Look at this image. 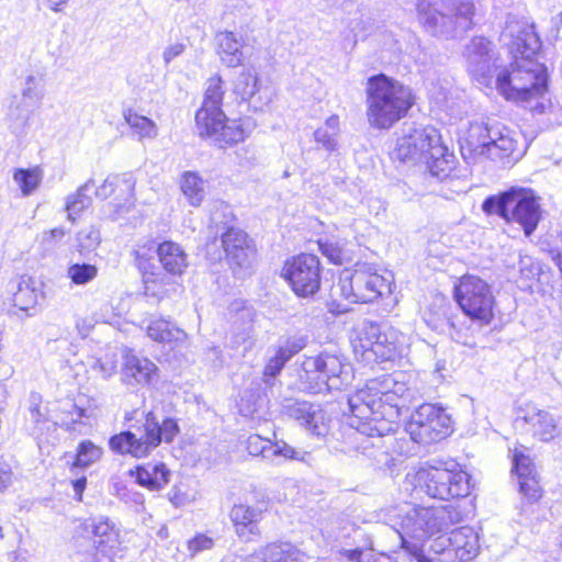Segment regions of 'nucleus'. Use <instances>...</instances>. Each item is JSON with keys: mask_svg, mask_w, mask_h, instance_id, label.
I'll use <instances>...</instances> for the list:
<instances>
[{"mask_svg": "<svg viewBox=\"0 0 562 562\" xmlns=\"http://www.w3.org/2000/svg\"><path fill=\"white\" fill-rule=\"evenodd\" d=\"M501 42L514 57L509 68H502L491 41L474 36L463 52L469 75L483 87H495L505 99L521 103L535 113H543L548 74L546 66L535 58L541 42L533 26L508 22L501 34Z\"/></svg>", "mask_w": 562, "mask_h": 562, "instance_id": "nucleus-1", "label": "nucleus"}, {"mask_svg": "<svg viewBox=\"0 0 562 562\" xmlns=\"http://www.w3.org/2000/svg\"><path fill=\"white\" fill-rule=\"evenodd\" d=\"M404 392V384L384 375L381 380H371L348 398L356 449L378 463L387 461L386 447L394 440Z\"/></svg>", "mask_w": 562, "mask_h": 562, "instance_id": "nucleus-2", "label": "nucleus"}, {"mask_svg": "<svg viewBox=\"0 0 562 562\" xmlns=\"http://www.w3.org/2000/svg\"><path fill=\"white\" fill-rule=\"evenodd\" d=\"M366 92L368 122L379 130L393 126L414 103L409 87L383 74L368 79Z\"/></svg>", "mask_w": 562, "mask_h": 562, "instance_id": "nucleus-3", "label": "nucleus"}, {"mask_svg": "<svg viewBox=\"0 0 562 562\" xmlns=\"http://www.w3.org/2000/svg\"><path fill=\"white\" fill-rule=\"evenodd\" d=\"M416 11L427 32L453 38L473 29L477 8L474 0H417Z\"/></svg>", "mask_w": 562, "mask_h": 562, "instance_id": "nucleus-4", "label": "nucleus"}, {"mask_svg": "<svg viewBox=\"0 0 562 562\" xmlns=\"http://www.w3.org/2000/svg\"><path fill=\"white\" fill-rule=\"evenodd\" d=\"M487 215H497L505 222L519 224L525 235L530 236L541 220V206L531 189L510 188L499 194L487 196L482 203Z\"/></svg>", "mask_w": 562, "mask_h": 562, "instance_id": "nucleus-5", "label": "nucleus"}, {"mask_svg": "<svg viewBox=\"0 0 562 562\" xmlns=\"http://www.w3.org/2000/svg\"><path fill=\"white\" fill-rule=\"evenodd\" d=\"M179 434L176 419L165 418L160 424L154 412H148L145 422L138 426L136 432L126 430L110 438L111 450L121 454H131L135 458L147 457L162 440L171 442Z\"/></svg>", "mask_w": 562, "mask_h": 562, "instance_id": "nucleus-6", "label": "nucleus"}, {"mask_svg": "<svg viewBox=\"0 0 562 562\" xmlns=\"http://www.w3.org/2000/svg\"><path fill=\"white\" fill-rule=\"evenodd\" d=\"M301 367L300 381L311 393L340 390L352 380L351 366L346 358L327 351L305 357Z\"/></svg>", "mask_w": 562, "mask_h": 562, "instance_id": "nucleus-7", "label": "nucleus"}, {"mask_svg": "<svg viewBox=\"0 0 562 562\" xmlns=\"http://www.w3.org/2000/svg\"><path fill=\"white\" fill-rule=\"evenodd\" d=\"M356 350H361L367 362L392 361L401 355L404 336L393 326L364 322L361 326Z\"/></svg>", "mask_w": 562, "mask_h": 562, "instance_id": "nucleus-8", "label": "nucleus"}, {"mask_svg": "<svg viewBox=\"0 0 562 562\" xmlns=\"http://www.w3.org/2000/svg\"><path fill=\"white\" fill-rule=\"evenodd\" d=\"M462 514L452 505L415 507L402 521L403 531L416 540H425L460 522Z\"/></svg>", "mask_w": 562, "mask_h": 562, "instance_id": "nucleus-9", "label": "nucleus"}, {"mask_svg": "<svg viewBox=\"0 0 562 562\" xmlns=\"http://www.w3.org/2000/svg\"><path fill=\"white\" fill-rule=\"evenodd\" d=\"M337 288L339 294L351 303H371L391 293V282L367 266L342 272Z\"/></svg>", "mask_w": 562, "mask_h": 562, "instance_id": "nucleus-10", "label": "nucleus"}, {"mask_svg": "<svg viewBox=\"0 0 562 562\" xmlns=\"http://www.w3.org/2000/svg\"><path fill=\"white\" fill-rule=\"evenodd\" d=\"M456 300L464 314L479 327L493 319L494 297L491 286L481 278L464 276L456 286Z\"/></svg>", "mask_w": 562, "mask_h": 562, "instance_id": "nucleus-11", "label": "nucleus"}, {"mask_svg": "<svg viewBox=\"0 0 562 562\" xmlns=\"http://www.w3.org/2000/svg\"><path fill=\"white\" fill-rule=\"evenodd\" d=\"M415 479L419 487L434 498L449 499L470 494L469 475L456 468H423L416 473Z\"/></svg>", "mask_w": 562, "mask_h": 562, "instance_id": "nucleus-12", "label": "nucleus"}, {"mask_svg": "<svg viewBox=\"0 0 562 562\" xmlns=\"http://www.w3.org/2000/svg\"><path fill=\"white\" fill-rule=\"evenodd\" d=\"M406 429L415 442L430 445L451 432V419L442 407L427 403L412 414Z\"/></svg>", "mask_w": 562, "mask_h": 562, "instance_id": "nucleus-13", "label": "nucleus"}, {"mask_svg": "<svg viewBox=\"0 0 562 562\" xmlns=\"http://www.w3.org/2000/svg\"><path fill=\"white\" fill-rule=\"evenodd\" d=\"M430 548L440 562H469L479 554V536L472 528L461 527L436 538Z\"/></svg>", "mask_w": 562, "mask_h": 562, "instance_id": "nucleus-14", "label": "nucleus"}, {"mask_svg": "<svg viewBox=\"0 0 562 562\" xmlns=\"http://www.w3.org/2000/svg\"><path fill=\"white\" fill-rule=\"evenodd\" d=\"M282 276L299 296L314 295L321 286V261L315 255L301 254L284 263Z\"/></svg>", "mask_w": 562, "mask_h": 562, "instance_id": "nucleus-15", "label": "nucleus"}, {"mask_svg": "<svg viewBox=\"0 0 562 562\" xmlns=\"http://www.w3.org/2000/svg\"><path fill=\"white\" fill-rule=\"evenodd\" d=\"M225 90L220 76L210 78L202 106L195 113V127L199 136L213 133L225 119L222 111V101Z\"/></svg>", "mask_w": 562, "mask_h": 562, "instance_id": "nucleus-16", "label": "nucleus"}, {"mask_svg": "<svg viewBox=\"0 0 562 562\" xmlns=\"http://www.w3.org/2000/svg\"><path fill=\"white\" fill-rule=\"evenodd\" d=\"M440 140L435 127H416L397 140L395 158L403 162L422 164L431 151L434 144Z\"/></svg>", "mask_w": 562, "mask_h": 562, "instance_id": "nucleus-17", "label": "nucleus"}, {"mask_svg": "<svg viewBox=\"0 0 562 562\" xmlns=\"http://www.w3.org/2000/svg\"><path fill=\"white\" fill-rule=\"evenodd\" d=\"M334 549L346 561L363 562V557L373 551V540L364 528L349 524L335 535Z\"/></svg>", "mask_w": 562, "mask_h": 562, "instance_id": "nucleus-18", "label": "nucleus"}, {"mask_svg": "<svg viewBox=\"0 0 562 562\" xmlns=\"http://www.w3.org/2000/svg\"><path fill=\"white\" fill-rule=\"evenodd\" d=\"M221 243L226 259L234 270L251 267L256 248L247 233L239 228L225 231L221 235Z\"/></svg>", "mask_w": 562, "mask_h": 562, "instance_id": "nucleus-19", "label": "nucleus"}, {"mask_svg": "<svg viewBox=\"0 0 562 562\" xmlns=\"http://www.w3.org/2000/svg\"><path fill=\"white\" fill-rule=\"evenodd\" d=\"M285 414L295 419L311 436L325 437L328 432V418L319 405L305 401L290 402L283 406Z\"/></svg>", "mask_w": 562, "mask_h": 562, "instance_id": "nucleus-20", "label": "nucleus"}, {"mask_svg": "<svg viewBox=\"0 0 562 562\" xmlns=\"http://www.w3.org/2000/svg\"><path fill=\"white\" fill-rule=\"evenodd\" d=\"M267 508L266 502H258L255 505L235 504L231 508L229 519L234 525L237 536L246 541L251 540L254 536H259V522Z\"/></svg>", "mask_w": 562, "mask_h": 562, "instance_id": "nucleus-21", "label": "nucleus"}, {"mask_svg": "<svg viewBox=\"0 0 562 562\" xmlns=\"http://www.w3.org/2000/svg\"><path fill=\"white\" fill-rule=\"evenodd\" d=\"M514 470L518 476L519 492L527 504H535L542 497L538 474L531 459L522 452L514 453Z\"/></svg>", "mask_w": 562, "mask_h": 562, "instance_id": "nucleus-22", "label": "nucleus"}, {"mask_svg": "<svg viewBox=\"0 0 562 562\" xmlns=\"http://www.w3.org/2000/svg\"><path fill=\"white\" fill-rule=\"evenodd\" d=\"M493 128L483 123H471L468 134L461 143V153L465 159L480 158L491 154Z\"/></svg>", "mask_w": 562, "mask_h": 562, "instance_id": "nucleus-23", "label": "nucleus"}, {"mask_svg": "<svg viewBox=\"0 0 562 562\" xmlns=\"http://www.w3.org/2000/svg\"><path fill=\"white\" fill-rule=\"evenodd\" d=\"M121 380L128 385L149 384L156 375L157 367L147 358H139L131 351L123 356Z\"/></svg>", "mask_w": 562, "mask_h": 562, "instance_id": "nucleus-24", "label": "nucleus"}, {"mask_svg": "<svg viewBox=\"0 0 562 562\" xmlns=\"http://www.w3.org/2000/svg\"><path fill=\"white\" fill-rule=\"evenodd\" d=\"M526 425L530 426L532 436L540 441L549 442L562 436V427L559 426L557 418L548 411L530 408L522 416Z\"/></svg>", "mask_w": 562, "mask_h": 562, "instance_id": "nucleus-25", "label": "nucleus"}, {"mask_svg": "<svg viewBox=\"0 0 562 562\" xmlns=\"http://www.w3.org/2000/svg\"><path fill=\"white\" fill-rule=\"evenodd\" d=\"M306 558L291 542H272L251 553L246 562H305Z\"/></svg>", "mask_w": 562, "mask_h": 562, "instance_id": "nucleus-26", "label": "nucleus"}, {"mask_svg": "<svg viewBox=\"0 0 562 562\" xmlns=\"http://www.w3.org/2000/svg\"><path fill=\"white\" fill-rule=\"evenodd\" d=\"M255 127L256 123L249 117L239 120L225 117L213 133L205 134L203 137H214L218 147H225L243 142Z\"/></svg>", "mask_w": 562, "mask_h": 562, "instance_id": "nucleus-27", "label": "nucleus"}, {"mask_svg": "<svg viewBox=\"0 0 562 562\" xmlns=\"http://www.w3.org/2000/svg\"><path fill=\"white\" fill-rule=\"evenodd\" d=\"M94 536V544L104 557L113 559L120 549V533L115 525L109 518L99 517L89 525Z\"/></svg>", "mask_w": 562, "mask_h": 562, "instance_id": "nucleus-28", "label": "nucleus"}, {"mask_svg": "<svg viewBox=\"0 0 562 562\" xmlns=\"http://www.w3.org/2000/svg\"><path fill=\"white\" fill-rule=\"evenodd\" d=\"M44 300L42 283L29 276H22L13 293V304L21 311H35L40 301Z\"/></svg>", "mask_w": 562, "mask_h": 562, "instance_id": "nucleus-29", "label": "nucleus"}, {"mask_svg": "<svg viewBox=\"0 0 562 562\" xmlns=\"http://www.w3.org/2000/svg\"><path fill=\"white\" fill-rule=\"evenodd\" d=\"M430 149L431 151H429V155L422 164L426 165L431 177L443 180L453 169L454 156L452 153H449L448 148L440 140L434 144Z\"/></svg>", "mask_w": 562, "mask_h": 562, "instance_id": "nucleus-30", "label": "nucleus"}, {"mask_svg": "<svg viewBox=\"0 0 562 562\" xmlns=\"http://www.w3.org/2000/svg\"><path fill=\"white\" fill-rule=\"evenodd\" d=\"M157 256L166 272L181 276L188 267V256L182 247L173 241H164L157 247Z\"/></svg>", "mask_w": 562, "mask_h": 562, "instance_id": "nucleus-31", "label": "nucleus"}, {"mask_svg": "<svg viewBox=\"0 0 562 562\" xmlns=\"http://www.w3.org/2000/svg\"><path fill=\"white\" fill-rule=\"evenodd\" d=\"M131 474L136 482L148 490L159 491L169 482L170 471L164 463H146L139 465Z\"/></svg>", "mask_w": 562, "mask_h": 562, "instance_id": "nucleus-32", "label": "nucleus"}, {"mask_svg": "<svg viewBox=\"0 0 562 562\" xmlns=\"http://www.w3.org/2000/svg\"><path fill=\"white\" fill-rule=\"evenodd\" d=\"M217 53L221 60L228 67H237L241 64L244 55L241 44L233 32H218L215 37Z\"/></svg>", "mask_w": 562, "mask_h": 562, "instance_id": "nucleus-33", "label": "nucleus"}, {"mask_svg": "<svg viewBox=\"0 0 562 562\" xmlns=\"http://www.w3.org/2000/svg\"><path fill=\"white\" fill-rule=\"evenodd\" d=\"M235 215L231 205L223 201H215L210 209L209 229L215 236L222 235L228 229H236L234 226Z\"/></svg>", "mask_w": 562, "mask_h": 562, "instance_id": "nucleus-34", "label": "nucleus"}, {"mask_svg": "<svg viewBox=\"0 0 562 562\" xmlns=\"http://www.w3.org/2000/svg\"><path fill=\"white\" fill-rule=\"evenodd\" d=\"M94 180L89 179L80 186L74 194H69L66 199V211L68 220L75 221L86 209L92 204V191L94 189Z\"/></svg>", "mask_w": 562, "mask_h": 562, "instance_id": "nucleus-35", "label": "nucleus"}, {"mask_svg": "<svg viewBox=\"0 0 562 562\" xmlns=\"http://www.w3.org/2000/svg\"><path fill=\"white\" fill-rule=\"evenodd\" d=\"M180 188L191 206L202 203L205 196L204 181L196 172L186 171L181 177Z\"/></svg>", "mask_w": 562, "mask_h": 562, "instance_id": "nucleus-36", "label": "nucleus"}, {"mask_svg": "<svg viewBox=\"0 0 562 562\" xmlns=\"http://www.w3.org/2000/svg\"><path fill=\"white\" fill-rule=\"evenodd\" d=\"M339 131V117L331 115L314 132V139L325 150L335 151L338 147Z\"/></svg>", "mask_w": 562, "mask_h": 562, "instance_id": "nucleus-37", "label": "nucleus"}, {"mask_svg": "<svg viewBox=\"0 0 562 562\" xmlns=\"http://www.w3.org/2000/svg\"><path fill=\"white\" fill-rule=\"evenodd\" d=\"M135 180L131 173L109 176L103 183L93 189L95 196L106 199L113 194L116 188L131 195L134 191Z\"/></svg>", "mask_w": 562, "mask_h": 562, "instance_id": "nucleus-38", "label": "nucleus"}, {"mask_svg": "<svg viewBox=\"0 0 562 562\" xmlns=\"http://www.w3.org/2000/svg\"><path fill=\"white\" fill-rule=\"evenodd\" d=\"M148 336L160 342L181 341L186 338L182 329L165 319L151 322L147 328Z\"/></svg>", "mask_w": 562, "mask_h": 562, "instance_id": "nucleus-39", "label": "nucleus"}, {"mask_svg": "<svg viewBox=\"0 0 562 562\" xmlns=\"http://www.w3.org/2000/svg\"><path fill=\"white\" fill-rule=\"evenodd\" d=\"M273 457H282L288 461H299L307 465H313L315 459L310 451L290 446L283 439H276L272 443L271 459Z\"/></svg>", "mask_w": 562, "mask_h": 562, "instance_id": "nucleus-40", "label": "nucleus"}, {"mask_svg": "<svg viewBox=\"0 0 562 562\" xmlns=\"http://www.w3.org/2000/svg\"><path fill=\"white\" fill-rule=\"evenodd\" d=\"M258 74L250 68L244 69L235 80L234 92L243 101L251 102L258 92Z\"/></svg>", "mask_w": 562, "mask_h": 562, "instance_id": "nucleus-41", "label": "nucleus"}, {"mask_svg": "<svg viewBox=\"0 0 562 562\" xmlns=\"http://www.w3.org/2000/svg\"><path fill=\"white\" fill-rule=\"evenodd\" d=\"M124 120L134 131V133L137 134L139 139H153L158 135L156 123L146 116L137 114L133 110H127L124 112Z\"/></svg>", "mask_w": 562, "mask_h": 562, "instance_id": "nucleus-42", "label": "nucleus"}, {"mask_svg": "<svg viewBox=\"0 0 562 562\" xmlns=\"http://www.w3.org/2000/svg\"><path fill=\"white\" fill-rule=\"evenodd\" d=\"M517 146V142L509 135V132L504 133L501 130L493 128V137L491 143V154L488 157H504L512 155Z\"/></svg>", "mask_w": 562, "mask_h": 562, "instance_id": "nucleus-43", "label": "nucleus"}, {"mask_svg": "<svg viewBox=\"0 0 562 562\" xmlns=\"http://www.w3.org/2000/svg\"><path fill=\"white\" fill-rule=\"evenodd\" d=\"M13 180L20 187L22 194L27 196L32 194L42 181L40 169H16L13 173Z\"/></svg>", "mask_w": 562, "mask_h": 562, "instance_id": "nucleus-44", "label": "nucleus"}, {"mask_svg": "<svg viewBox=\"0 0 562 562\" xmlns=\"http://www.w3.org/2000/svg\"><path fill=\"white\" fill-rule=\"evenodd\" d=\"M98 276V268L90 263H72L67 269V277L77 285H85Z\"/></svg>", "mask_w": 562, "mask_h": 562, "instance_id": "nucleus-45", "label": "nucleus"}, {"mask_svg": "<svg viewBox=\"0 0 562 562\" xmlns=\"http://www.w3.org/2000/svg\"><path fill=\"white\" fill-rule=\"evenodd\" d=\"M102 456V449L90 440L82 441L77 450L75 467L87 468L98 461Z\"/></svg>", "mask_w": 562, "mask_h": 562, "instance_id": "nucleus-46", "label": "nucleus"}, {"mask_svg": "<svg viewBox=\"0 0 562 562\" xmlns=\"http://www.w3.org/2000/svg\"><path fill=\"white\" fill-rule=\"evenodd\" d=\"M273 441L263 439L259 435L249 436L247 440V450L251 456H261L263 459H271Z\"/></svg>", "mask_w": 562, "mask_h": 562, "instance_id": "nucleus-47", "label": "nucleus"}, {"mask_svg": "<svg viewBox=\"0 0 562 562\" xmlns=\"http://www.w3.org/2000/svg\"><path fill=\"white\" fill-rule=\"evenodd\" d=\"M30 420L34 425L32 429L33 435H38L41 432L40 426L47 422V418L44 413L41 412V395L37 393H32L30 395Z\"/></svg>", "mask_w": 562, "mask_h": 562, "instance_id": "nucleus-48", "label": "nucleus"}, {"mask_svg": "<svg viewBox=\"0 0 562 562\" xmlns=\"http://www.w3.org/2000/svg\"><path fill=\"white\" fill-rule=\"evenodd\" d=\"M517 267L520 279L526 281L532 280L539 272V267L535 259L521 252L518 254Z\"/></svg>", "mask_w": 562, "mask_h": 562, "instance_id": "nucleus-49", "label": "nucleus"}, {"mask_svg": "<svg viewBox=\"0 0 562 562\" xmlns=\"http://www.w3.org/2000/svg\"><path fill=\"white\" fill-rule=\"evenodd\" d=\"M213 546L214 540L204 533H198L187 542V548L191 558H194L203 551L211 550Z\"/></svg>", "mask_w": 562, "mask_h": 562, "instance_id": "nucleus-50", "label": "nucleus"}, {"mask_svg": "<svg viewBox=\"0 0 562 562\" xmlns=\"http://www.w3.org/2000/svg\"><path fill=\"white\" fill-rule=\"evenodd\" d=\"M306 346L305 337L288 338L285 342L279 347L278 352L285 360H290L294 355L299 353Z\"/></svg>", "mask_w": 562, "mask_h": 562, "instance_id": "nucleus-51", "label": "nucleus"}, {"mask_svg": "<svg viewBox=\"0 0 562 562\" xmlns=\"http://www.w3.org/2000/svg\"><path fill=\"white\" fill-rule=\"evenodd\" d=\"M319 250L327 257L333 263L342 265L345 260V254L338 243L334 241H319Z\"/></svg>", "mask_w": 562, "mask_h": 562, "instance_id": "nucleus-52", "label": "nucleus"}, {"mask_svg": "<svg viewBox=\"0 0 562 562\" xmlns=\"http://www.w3.org/2000/svg\"><path fill=\"white\" fill-rule=\"evenodd\" d=\"M286 362L288 360L283 359V357L277 351L276 356L272 357L265 367V383L270 384V379H274L281 372Z\"/></svg>", "mask_w": 562, "mask_h": 562, "instance_id": "nucleus-53", "label": "nucleus"}, {"mask_svg": "<svg viewBox=\"0 0 562 562\" xmlns=\"http://www.w3.org/2000/svg\"><path fill=\"white\" fill-rule=\"evenodd\" d=\"M78 240L80 247L85 249H93L99 245L101 240L100 232L94 227H89L78 234Z\"/></svg>", "mask_w": 562, "mask_h": 562, "instance_id": "nucleus-54", "label": "nucleus"}, {"mask_svg": "<svg viewBox=\"0 0 562 562\" xmlns=\"http://www.w3.org/2000/svg\"><path fill=\"white\" fill-rule=\"evenodd\" d=\"M470 330L471 329L468 327L465 328V330H463L462 327L458 326L453 321L450 322L449 335L451 336V338L463 346L473 347L474 341L472 339V336L469 334Z\"/></svg>", "mask_w": 562, "mask_h": 562, "instance_id": "nucleus-55", "label": "nucleus"}, {"mask_svg": "<svg viewBox=\"0 0 562 562\" xmlns=\"http://www.w3.org/2000/svg\"><path fill=\"white\" fill-rule=\"evenodd\" d=\"M8 116L10 120H12L11 127L14 133H19L24 128L26 121H27L26 110H24V109L21 110L20 106L16 105V108L14 110L10 109Z\"/></svg>", "mask_w": 562, "mask_h": 562, "instance_id": "nucleus-56", "label": "nucleus"}, {"mask_svg": "<svg viewBox=\"0 0 562 562\" xmlns=\"http://www.w3.org/2000/svg\"><path fill=\"white\" fill-rule=\"evenodd\" d=\"M63 412L68 415V418L65 419L64 423L70 424L80 423L81 418L86 415V411L71 401L64 404Z\"/></svg>", "mask_w": 562, "mask_h": 562, "instance_id": "nucleus-57", "label": "nucleus"}, {"mask_svg": "<svg viewBox=\"0 0 562 562\" xmlns=\"http://www.w3.org/2000/svg\"><path fill=\"white\" fill-rule=\"evenodd\" d=\"M93 368L95 370H99V372L101 373V375L104 378V379H108L110 376H112L114 373H116V360L113 359L112 357H104L100 360H98L95 362V364L93 366Z\"/></svg>", "mask_w": 562, "mask_h": 562, "instance_id": "nucleus-58", "label": "nucleus"}, {"mask_svg": "<svg viewBox=\"0 0 562 562\" xmlns=\"http://www.w3.org/2000/svg\"><path fill=\"white\" fill-rule=\"evenodd\" d=\"M184 44L175 43L165 48L162 53V58L166 65H168L172 59L179 57L184 52Z\"/></svg>", "mask_w": 562, "mask_h": 562, "instance_id": "nucleus-59", "label": "nucleus"}, {"mask_svg": "<svg viewBox=\"0 0 562 562\" xmlns=\"http://www.w3.org/2000/svg\"><path fill=\"white\" fill-rule=\"evenodd\" d=\"M12 482L11 467L5 462H0V491L5 490Z\"/></svg>", "mask_w": 562, "mask_h": 562, "instance_id": "nucleus-60", "label": "nucleus"}, {"mask_svg": "<svg viewBox=\"0 0 562 562\" xmlns=\"http://www.w3.org/2000/svg\"><path fill=\"white\" fill-rule=\"evenodd\" d=\"M50 10L55 12L63 11V7L67 4L68 0H46Z\"/></svg>", "mask_w": 562, "mask_h": 562, "instance_id": "nucleus-61", "label": "nucleus"}, {"mask_svg": "<svg viewBox=\"0 0 562 562\" xmlns=\"http://www.w3.org/2000/svg\"><path fill=\"white\" fill-rule=\"evenodd\" d=\"M86 484H87L86 477H81V479H78L72 482L74 491L76 492V494L79 495V497L81 496V494L86 487Z\"/></svg>", "mask_w": 562, "mask_h": 562, "instance_id": "nucleus-62", "label": "nucleus"}, {"mask_svg": "<svg viewBox=\"0 0 562 562\" xmlns=\"http://www.w3.org/2000/svg\"><path fill=\"white\" fill-rule=\"evenodd\" d=\"M240 312V318H247L248 322H252L254 312L249 307H243L239 310Z\"/></svg>", "mask_w": 562, "mask_h": 562, "instance_id": "nucleus-63", "label": "nucleus"}, {"mask_svg": "<svg viewBox=\"0 0 562 562\" xmlns=\"http://www.w3.org/2000/svg\"><path fill=\"white\" fill-rule=\"evenodd\" d=\"M128 212V207L125 206V205H119L117 209L114 211L113 214H111V218L113 221H116L122 213H127Z\"/></svg>", "mask_w": 562, "mask_h": 562, "instance_id": "nucleus-64", "label": "nucleus"}]
</instances>
